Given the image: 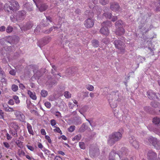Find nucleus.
<instances>
[{
  "instance_id": "1",
  "label": "nucleus",
  "mask_w": 160,
  "mask_h": 160,
  "mask_svg": "<svg viewBox=\"0 0 160 160\" xmlns=\"http://www.w3.org/2000/svg\"><path fill=\"white\" fill-rule=\"evenodd\" d=\"M122 137V134L120 132H113L108 136V143L109 145L112 146L121 140Z\"/></svg>"
},
{
  "instance_id": "2",
  "label": "nucleus",
  "mask_w": 160,
  "mask_h": 160,
  "mask_svg": "<svg viewBox=\"0 0 160 160\" xmlns=\"http://www.w3.org/2000/svg\"><path fill=\"white\" fill-rule=\"evenodd\" d=\"M7 124L9 127V133L14 137H18V132L19 128L18 123L16 122H8Z\"/></svg>"
},
{
  "instance_id": "3",
  "label": "nucleus",
  "mask_w": 160,
  "mask_h": 160,
  "mask_svg": "<svg viewBox=\"0 0 160 160\" xmlns=\"http://www.w3.org/2000/svg\"><path fill=\"white\" fill-rule=\"evenodd\" d=\"M145 144H148L149 142L151 144L157 149H160V142L156 138L150 136L144 141Z\"/></svg>"
},
{
  "instance_id": "4",
  "label": "nucleus",
  "mask_w": 160,
  "mask_h": 160,
  "mask_svg": "<svg viewBox=\"0 0 160 160\" xmlns=\"http://www.w3.org/2000/svg\"><path fill=\"white\" fill-rule=\"evenodd\" d=\"M111 25V22L110 21L104 22L101 24L102 27L100 29V32L103 35L107 36L109 35V32L108 28V27Z\"/></svg>"
},
{
  "instance_id": "5",
  "label": "nucleus",
  "mask_w": 160,
  "mask_h": 160,
  "mask_svg": "<svg viewBox=\"0 0 160 160\" xmlns=\"http://www.w3.org/2000/svg\"><path fill=\"white\" fill-rule=\"evenodd\" d=\"M128 151V150L125 148H122L121 150L118 152V154H117L115 151L112 150L110 153L109 157H111V156L113 158H115V156L116 155L119 156V157L124 155L126 156Z\"/></svg>"
},
{
  "instance_id": "6",
  "label": "nucleus",
  "mask_w": 160,
  "mask_h": 160,
  "mask_svg": "<svg viewBox=\"0 0 160 160\" xmlns=\"http://www.w3.org/2000/svg\"><path fill=\"white\" fill-rule=\"evenodd\" d=\"M113 44L116 48L120 50L121 52L124 53L125 45L120 40H117L114 41Z\"/></svg>"
},
{
  "instance_id": "7",
  "label": "nucleus",
  "mask_w": 160,
  "mask_h": 160,
  "mask_svg": "<svg viewBox=\"0 0 160 160\" xmlns=\"http://www.w3.org/2000/svg\"><path fill=\"white\" fill-rule=\"evenodd\" d=\"M26 14V12L23 10L20 11L18 12L16 15V19L12 20V17H10L11 21L13 22L16 21H20L22 20L25 18Z\"/></svg>"
},
{
  "instance_id": "8",
  "label": "nucleus",
  "mask_w": 160,
  "mask_h": 160,
  "mask_svg": "<svg viewBox=\"0 0 160 160\" xmlns=\"http://www.w3.org/2000/svg\"><path fill=\"white\" fill-rule=\"evenodd\" d=\"M129 142L133 148L136 149H138L139 147V144L138 142L137 141L135 138L133 136H131L129 138Z\"/></svg>"
},
{
  "instance_id": "9",
  "label": "nucleus",
  "mask_w": 160,
  "mask_h": 160,
  "mask_svg": "<svg viewBox=\"0 0 160 160\" xmlns=\"http://www.w3.org/2000/svg\"><path fill=\"white\" fill-rule=\"evenodd\" d=\"M11 5L12 6V12H14L19 10L20 6L18 2L14 0L11 1Z\"/></svg>"
},
{
  "instance_id": "10",
  "label": "nucleus",
  "mask_w": 160,
  "mask_h": 160,
  "mask_svg": "<svg viewBox=\"0 0 160 160\" xmlns=\"http://www.w3.org/2000/svg\"><path fill=\"white\" fill-rule=\"evenodd\" d=\"M89 153L91 157H94L99 155V149L97 148L91 147L89 150Z\"/></svg>"
},
{
  "instance_id": "11",
  "label": "nucleus",
  "mask_w": 160,
  "mask_h": 160,
  "mask_svg": "<svg viewBox=\"0 0 160 160\" xmlns=\"http://www.w3.org/2000/svg\"><path fill=\"white\" fill-rule=\"evenodd\" d=\"M94 20L92 18L87 19L84 22V25L87 28H91L94 25Z\"/></svg>"
},
{
  "instance_id": "12",
  "label": "nucleus",
  "mask_w": 160,
  "mask_h": 160,
  "mask_svg": "<svg viewBox=\"0 0 160 160\" xmlns=\"http://www.w3.org/2000/svg\"><path fill=\"white\" fill-rule=\"evenodd\" d=\"M148 160H156L157 154L152 151L150 150L148 153Z\"/></svg>"
},
{
  "instance_id": "13",
  "label": "nucleus",
  "mask_w": 160,
  "mask_h": 160,
  "mask_svg": "<svg viewBox=\"0 0 160 160\" xmlns=\"http://www.w3.org/2000/svg\"><path fill=\"white\" fill-rule=\"evenodd\" d=\"M14 114L16 118L21 122H23L25 119V117L24 115L21 112L16 111L14 112Z\"/></svg>"
},
{
  "instance_id": "14",
  "label": "nucleus",
  "mask_w": 160,
  "mask_h": 160,
  "mask_svg": "<svg viewBox=\"0 0 160 160\" xmlns=\"http://www.w3.org/2000/svg\"><path fill=\"white\" fill-rule=\"evenodd\" d=\"M148 97L150 99H153L155 98H158V97L156 96V93L154 92L152 90H149L147 92Z\"/></svg>"
},
{
  "instance_id": "15",
  "label": "nucleus",
  "mask_w": 160,
  "mask_h": 160,
  "mask_svg": "<svg viewBox=\"0 0 160 160\" xmlns=\"http://www.w3.org/2000/svg\"><path fill=\"white\" fill-rule=\"evenodd\" d=\"M11 2H9L6 3L3 7L5 11H7L8 12H9L11 11V12H12V6L10 5Z\"/></svg>"
},
{
  "instance_id": "16",
  "label": "nucleus",
  "mask_w": 160,
  "mask_h": 160,
  "mask_svg": "<svg viewBox=\"0 0 160 160\" xmlns=\"http://www.w3.org/2000/svg\"><path fill=\"white\" fill-rule=\"evenodd\" d=\"M120 8L119 4L117 2H114L111 4L110 8L113 11L118 10Z\"/></svg>"
},
{
  "instance_id": "17",
  "label": "nucleus",
  "mask_w": 160,
  "mask_h": 160,
  "mask_svg": "<svg viewBox=\"0 0 160 160\" xmlns=\"http://www.w3.org/2000/svg\"><path fill=\"white\" fill-rule=\"evenodd\" d=\"M125 33V30L122 28H117L116 31V33L118 36L123 35Z\"/></svg>"
},
{
  "instance_id": "18",
  "label": "nucleus",
  "mask_w": 160,
  "mask_h": 160,
  "mask_svg": "<svg viewBox=\"0 0 160 160\" xmlns=\"http://www.w3.org/2000/svg\"><path fill=\"white\" fill-rule=\"evenodd\" d=\"M3 106L4 108V110L6 112H12L14 111L13 108L9 107L8 105H6L5 106L3 105Z\"/></svg>"
},
{
  "instance_id": "19",
  "label": "nucleus",
  "mask_w": 160,
  "mask_h": 160,
  "mask_svg": "<svg viewBox=\"0 0 160 160\" xmlns=\"http://www.w3.org/2000/svg\"><path fill=\"white\" fill-rule=\"evenodd\" d=\"M27 126L29 133L32 135H33L34 132L32 129V126L31 124L28 122L27 123Z\"/></svg>"
},
{
  "instance_id": "20",
  "label": "nucleus",
  "mask_w": 160,
  "mask_h": 160,
  "mask_svg": "<svg viewBox=\"0 0 160 160\" xmlns=\"http://www.w3.org/2000/svg\"><path fill=\"white\" fill-rule=\"evenodd\" d=\"M28 93L29 97L32 99L36 100L37 99V97L35 92H32L30 90H28Z\"/></svg>"
},
{
  "instance_id": "21",
  "label": "nucleus",
  "mask_w": 160,
  "mask_h": 160,
  "mask_svg": "<svg viewBox=\"0 0 160 160\" xmlns=\"http://www.w3.org/2000/svg\"><path fill=\"white\" fill-rule=\"evenodd\" d=\"M123 24L122 21L121 20H119L116 22L115 23V26L116 28L122 27Z\"/></svg>"
},
{
  "instance_id": "22",
  "label": "nucleus",
  "mask_w": 160,
  "mask_h": 160,
  "mask_svg": "<svg viewBox=\"0 0 160 160\" xmlns=\"http://www.w3.org/2000/svg\"><path fill=\"white\" fill-rule=\"evenodd\" d=\"M153 123L155 125H158L160 122V119L157 117L154 118L152 120Z\"/></svg>"
},
{
  "instance_id": "23",
  "label": "nucleus",
  "mask_w": 160,
  "mask_h": 160,
  "mask_svg": "<svg viewBox=\"0 0 160 160\" xmlns=\"http://www.w3.org/2000/svg\"><path fill=\"white\" fill-rule=\"evenodd\" d=\"M17 153L19 156L21 157L25 156V153L21 149H19L18 150Z\"/></svg>"
},
{
  "instance_id": "24",
  "label": "nucleus",
  "mask_w": 160,
  "mask_h": 160,
  "mask_svg": "<svg viewBox=\"0 0 160 160\" xmlns=\"http://www.w3.org/2000/svg\"><path fill=\"white\" fill-rule=\"evenodd\" d=\"M33 26V23L32 22H29L27 23L26 25L24 26V28H26L25 30H26L31 28Z\"/></svg>"
},
{
  "instance_id": "25",
  "label": "nucleus",
  "mask_w": 160,
  "mask_h": 160,
  "mask_svg": "<svg viewBox=\"0 0 160 160\" xmlns=\"http://www.w3.org/2000/svg\"><path fill=\"white\" fill-rule=\"evenodd\" d=\"M12 98L14 100L16 104H18L20 103V100L18 96L17 95H13L12 96Z\"/></svg>"
},
{
  "instance_id": "26",
  "label": "nucleus",
  "mask_w": 160,
  "mask_h": 160,
  "mask_svg": "<svg viewBox=\"0 0 160 160\" xmlns=\"http://www.w3.org/2000/svg\"><path fill=\"white\" fill-rule=\"evenodd\" d=\"M0 75H1L2 76V78L1 79V80L2 82H6V80L5 78V73L3 71H2V72H0Z\"/></svg>"
},
{
  "instance_id": "27",
  "label": "nucleus",
  "mask_w": 160,
  "mask_h": 160,
  "mask_svg": "<svg viewBox=\"0 0 160 160\" xmlns=\"http://www.w3.org/2000/svg\"><path fill=\"white\" fill-rule=\"evenodd\" d=\"M16 143L18 146L20 148H23V142L19 140H18L16 141Z\"/></svg>"
},
{
  "instance_id": "28",
  "label": "nucleus",
  "mask_w": 160,
  "mask_h": 160,
  "mask_svg": "<svg viewBox=\"0 0 160 160\" xmlns=\"http://www.w3.org/2000/svg\"><path fill=\"white\" fill-rule=\"evenodd\" d=\"M92 45L95 48L98 47L99 45V42L98 40H93L92 41Z\"/></svg>"
},
{
  "instance_id": "29",
  "label": "nucleus",
  "mask_w": 160,
  "mask_h": 160,
  "mask_svg": "<svg viewBox=\"0 0 160 160\" xmlns=\"http://www.w3.org/2000/svg\"><path fill=\"white\" fill-rule=\"evenodd\" d=\"M81 138V136L80 134H78L75 136L72 139V141H78Z\"/></svg>"
},
{
  "instance_id": "30",
  "label": "nucleus",
  "mask_w": 160,
  "mask_h": 160,
  "mask_svg": "<svg viewBox=\"0 0 160 160\" xmlns=\"http://www.w3.org/2000/svg\"><path fill=\"white\" fill-rule=\"evenodd\" d=\"M103 16H105L107 18L110 19L111 18L112 14L110 12L104 13Z\"/></svg>"
},
{
  "instance_id": "31",
  "label": "nucleus",
  "mask_w": 160,
  "mask_h": 160,
  "mask_svg": "<svg viewBox=\"0 0 160 160\" xmlns=\"http://www.w3.org/2000/svg\"><path fill=\"white\" fill-rule=\"evenodd\" d=\"M48 94V93L47 92L44 90H42L41 91V95L43 97H46L47 96Z\"/></svg>"
},
{
  "instance_id": "32",
  "label": "nucleus",
  "mask_w": 160,
  "mask_h": 160,
  "mask_svg": "<svg viewBox=\"0 0 160 160\" xmlns=\"http://www.w3.org/2000/svg\"><path fill=\"white\" fill-rule=\"evenodd\" d=\"M48 8V6L45 5H42L39 8V9L41 11L45 10Z\"/></svg>"
},
{
  "instance_id": "33",
  "label": "nucleus",
  "mask_w": 160,
  "mask_h": 160,
  "mask_svg": "<svg viewBox=\"0 0 160 160\" xmlns=\"http://www.w3.org/2000/svg\"><path fill=\"white\" fill-rule=\"evenodd\" d=\"M86 88L89 91H92L93 90L94 87L92 85L88 84L86 86Z\"/></svg>"
},
{
  "instance_id": "34",
  "label": "nucleus",
  "mask_w": 160,
  "mask_h": 160,
  "mask_svg": "<svg viewBox=\"0 0 160 160\" xmlns=\"http://www.w3.org/2000/svg\"><path fill=\"white\" fill-rule=\"evenodd\" d=\"M54 127L56 128L55 129H53L54 132L59 133L61 135L62 134V132L59 127H57L55 126H54Z\"/></svg>"
},
{
  "instance_id": "35",
  "label": "nucleus",
  "mask_w": 160,
  "mask_h": 160,
  "mask_svg": "<svg viewBox=\"0 0 160 160\" xmlns=\"http://www.w3.org/2000/svg\"><path fill=\"white\" fill-rule=\"evenodd\" d=\"M64 96L66 98H69L71 97V94L68 91L65 92L64 94Z\"/></svg>"
},
{
  "instance_id": "36",
  "label": "nucleus",
  "mask_w": 160,
  "mask_h": 160,
  "mask_svg": "<svg viewBox=\"0 0 160 160\" xmlns=\"http://www.w3.org/2000/svg\"><path fill=\"white\" fill-rule=\"evenodd\" d=\"M13 28L10 26H8L6 28V31L8 33H10L12 32Z\"/></svg>"
},
{
  "instance_id": "37",
  "label": "nucleus",
  "mask_w": 160,
  "mask_h": 160,
  "mask_svg": "<svg viewBox=\"0 0 160 160\" xmlns=\"http://www.w3.org/2000/svg\"><path fill=\"white\" fill-rule=\"evenodd\" d=\"M79 146L81 148L84 149L85 148V145L83 142H80L79 143Z\"/></svg>"
},
{
  "instance_id": "38",
  "label": "nucleus",
  "mask_w": 160,
  "mask_h": 160,
  "mask_svg": "<svg viewBox=\"0 0 160 160\" xmlns=\"http://www.w3.org/2000/svg\"><path fill=\"white\" fill-rule=\"evenodd\" d=\"M12 90L14 92L17 91L18 89V86L15 84L12 85Z\"/></svg>"
},
{
  "instance_id": "39",
  "label": "nucleus",
  "mask_w": 160,
  "mask_h": 160,
  "mask_svg": "<svg viewBox=\"0 0 160 160\" xmlns=\"http://www.w3.org/2000/svg\"><path fill=\"white\" fill-rule=\"evenodd\" d=\"M75 128L74 126H71L68 128V131L70 132H72L74 130Z\"/></svg>"
},
{
  "instance_id": "40",
  "label": "nucleus",
  "mask_w": 160,
  "mask_h": 160,
  "mask_svg": "<svg viewBox=\"0 0 160 160\" xmlns=\"http://www.w3.org/2000/svg\"><path fill=\"white\" fill-rule=\"evenodd\" d=\"M158 103L157 102H155L154 101H152L151 103V105L154 107V108H157L158 107Z\"/></svg>"
},
{
  "instance_id": "41",
  "label": "nucleus",
  "mask_w": 160,
  "mask_h": 160,
  "mask_svg": "<svg viewBox=\"0 0 160 160\" xmlns=\"http://www.w3.org/2000/svg\"><path fill=\"white\" fill-rule=\"evenodd\" d=\"M4 112L0 109V119H2L4 120Z\"/></svg>"
},
{
  "instance_id": "42",
  "label": "nucleus",
  "mask_w": 160,
  "mask_h": 160,
  "mask_svg": "<svg viewBox=\"0 0 160 160\" xmlns=\"http://www.w3.org/2000/svg\"><path fill=\"white\" fill-rule=\"evenodd\" d=\"M111 107L112 108H114L117 107V104L116 102H109Z\"/></svg>"
},
{
  "instance_id": "43",
  "label": "nucleus",
  "mask_w": 160,
  "mask_h": 160,
  "mask_svg": "<svg viewBox=\"0 0 160 160\" xmlns=\"http://www.w3.org/2000/svg\"><path fill=\"white\" fill-rule=\"evenodd\" d=\"M44 105L48 108H50L51 107V104L49 102H46L44 103Z\"/></svg>"
},
{
  "instance_id": "44",
  "label": "nucleus",
  "mask_w": 160,
  "mask_h": 160,
  "mask_svg": "<svg viewBox=\"0 0 160 160\" xmlns=\"http://www.w3.org/2000/svg\"><path fill=\"white\" fill-rule=\"evenodd\" d=\"M8 103L11 105H13L14 104V102L12 99H10L8 102Z\"/></svg>"
},
{
  "instance_id": "45",
  "label": "nucleus",
  "mask_w": 160,
  "mask_h": 160,
  "mask_svg": "<svg viewBox=\"0 0 160 160\" xmlns=\"http://www.w3.org/2000/svg\"><path fill=\"white\" fill-rule=\"evenodd\" d=\"M50 122L51 125L52 127L55 126L56 124V120L54 119L51 120Z\"/></svg>"
},
{
  "instance_id": "46",
  "label": "nucleus",
  "mask_w": 160,
  "mask_h": 160,
  "mask_svg": "<svg viewBox=\"0 0 160 160\" xmlns=\"http://www.w3.org/2000/svg\"><path fill=\"white\" fill-rule=\"evenodd\" d=\"M100 2L102 5H105L108 3V1L107 0H100Z\"/></svg>"
},
{
  "instance_id": "47",
  "label": "nucleus",
  "mask_w": 160,
  "mask_h": 160,
  "mask_svg": "<svg viewBox=\"0 0 160 160\" xmlns=\"http://www.w3.org/2000/svg\"><path fill=\"white\" fill-rule=\"evenodd\" d=\"M45 138L47 140L48 142L50 143H51L52 142V140L50 137L48 135H46L45 136Z\"/></svg>"
},
{
  "instance_id": "48",
  "label": "nucleus",
  "mask_w": 160,
  "mask_h": 160,
  "mask_svg": "<svg viewBox=\"0 0 160 160\" xmlns=\"http://www.w3.org/2000/svg\"><path fill=\"white\" fill-rule=\"evenodd\" d=\"M3 144L4 146L7 148L8 149L9 148L10 145L8 142H3Z\"/></svg>"
},
{
  "instance_id": "49",
  "label": "nucleus",
  "mask_w": 160,
  "mask_h": 160,
  "mask_svg": "<svg viewBox=\"0 0 160 160\" xmlns=\"http://www.w3.org/2000/svg\"><path fill=\"white\" fill-rule=\"evenodd\" d=\"M16 71L14 69L12 70L9 71V73L12 75H15L16 73Z\"/></svg>"
},
{
  "instance_id": "50",
  "label": "nucleus",
  "mask_w": 160,
  "mask_h": 160,
  "mask_svg": "<svg viewBox=\"0 0 160 160\" xmlns=\"http://www.w3.org/2000/svg\"><path fill=\"white\" fill-rule=\"evenodd\" d=\"M31 151H33L34 150V148L31 146L27 145L26 146Z\"/></svg>"
},
{
  "instance_id": "51",
  "label": "nucleus",
  "mask_w": 160,
  "mask_h": 160,
  "mask_svg": "<svg viewBox=\"0 0 160 160\" xmlns=\"http://www.w3.org/2000/svg\"><path fill=\"white\" fill-rule=\"evenodd\" d=\"M55 115L57 117H61V113L58 111L56 112L55 113Z\"/></svg>"
},
{
  "instance_id": "52",
  "label": "nucleus",
  "mask_w": 160,
  "mask_h": 160,
  "mask_svg": "<svg viewBox=\"0 0 160 160\" xmlns=\"http://www.w3.org/2000/svg\"><path fill=\"white\" fill-rule=\"evenodd\" d=\"M75 105L72 103L69 102L68 103V106L70 109H72Z\"/></svg>"
},
{
  "instance_id": "53",
  "label": "nucleus",
  "mask_w": 160,
  "mask_h": 160,
  "mask_svg": "<svg viewBox=\"0 0 160 160\" xmlns=\"http://www.w3.org/2000/svg\"><path fill=\"white\" fill-rule=\"evenodd\" d=\"M6 136L7 137V138L8 140H11L12 138V137H11V136L10 135H9L8 133H7L6 134Z\"/></svg>"
},
{
  "instance_id": "54",
  "label": "nucleus",
  "mask_w": 160,
  "mask_h": 160,
  "mask_svg": "<svg viewBox=\"0 0 160 160\" xmlns=\"http://www.w3.org/2000/svg\"><path fill=\"white\" fill-rule=\"evenodd\" d=\"M41 133L42 135H45L46 134L44 129H42L41 130Z\"/></svg>"
},
{
  "instance_id": "55",
  "label": "nucleus",
  "mask_w": 160,
  "mask_h": 160,
  "mask_svg": "<svg viewBox=\"0 0 160 160\" xmlns=\"http://www.w3.org/2000/svg\"><path fill=\"white\" fill-rule=\"evenodd\" d=\"M6 28L4 26H2L0 27V31L3 32L5 30Z\"/></svg>"
},
{
  "instance_id": "56",
  "label": "nucleus",
  "mask_w": 160,
  "mask_h": 160,
  "mask_svg": "<svg viewBox=\"0 0 160 160\" xmlns=\"http://www.w3.org/2000/svg\"><path fill=\"white\" fill-rule=\"evenodd\" d=\"M25 156H26L27 158L29 160H31L32 159L35 160L34 158H32V157H30L29 155H25Z\"/></svg>"
},
{
  "instance_id": "57",
  "label": "nucleus",
  "mask_w": 160,
  "mask_h": 160,
  "mask_svg": "<svg viewBox=\"0 0 160 160\" xmlns=\"http://www.w3.org/2000/svg\"><path fill=\"white\" fill-rule=\"evenodd\" d=\"M19 88L22 90H23L25 88L24 86L22 83H20L19 84Z\"/></svg>"
},
{
  "instance_id": "58",
  "label": "nucleus",
  "mask_w": 160,
  "mask_h": 160,
  "mask_svg": "<svg viewBox=\"0 0 160 160\" xmlns=\"http://www.w3.org/2000/svg\"><path fill=\"white\" fill-rule=\"evenodd\" d=\"M62 159L60 157L58 156H56L54 159V160H62Z\"/></svg>"
},
{
  "instance_id": "59",
  "label": "nucleus",
  "mask_w": 160,
  "mask_h": 160,
  "mask_svg": "<svg viewBox=\"0 0 160 160\" xmlns=\"http://www.w3.org/2000/svg\"><path fill=\"white\" fill-rule=\"evenodd\" d=\"M38 156H39L40 157V158H44V156L42 152H40L38 154Z\"/></svg>"
},
{
  "instance_id": "60",
  "label": "nucleus",
  "mask_w": 160,
  "mask_h": 160,
  "mask_svg": "<svg viewBox=\"0 0 160 160\" xmlns=\"http://www.w3.org/2000/svg\"><path fill=\"white\" fill-rule=\"evenodd\" d=\"M118 19V18L117 16H113L112 18V22H115Z\"/></svg>"
},
{
  "instance_id": "61",
  "label": "nucleus",
  "mask_w": 160,
  "mask_h": 160,
  "mask_svg": "<svg viewBox=\"0 0 160 160\" xmlns=\"http://www.w3.org/2000/svg\"><path fill=\"white\" fill-rule=\"evenodd\" d=\"M38 147L41 149H42L43 147L42 144L40 142H39L38 144Z\"/></svg>"
},
{
  "instance_id": "62",
  "label": "nucleus",
  "mask_w": 160,
  "mask_h": 160,
  "mask_svg": "<svg viewBox=\"0 0 160 160\" xmlns=\"http://www.w3.org/2000/svg\"><path fill=\"white\" fill-rule=\"evenodd\" d=\"M98 0H89L90 2H92L94 4H96L97 3Z\"/></svg>"
},
{
  "instance_id": "63",
  "label": "nucleus",
  "mask_w": 160,
  "mask_h": 160,
  "mask_svg": "<svg viewBox=\"0 0 160 160\" xmlns=\"http://www.w3.org/2000/svg\"><path fill=\"white\" fill-rule=\"evenodd\" d=\"M3 9V5L2 3L0 2V11L2 10Z\"/></svg>"
},
{
  "instance_id": "64",
  "label": "nucleus",
  "mask_w": 160,
  "mask_h": 160,
  "mask_svg": "<svg viewBox=\"0 0 160 160\" xmlns=\"http://www.w3.org/2000/svg\"><path fill=\"white\" fill-rule=\"evenodd\" d=\"M58 153L63 156L65 154L63 152L60 151H58Z\"/></svg>"
}]
</instances>
